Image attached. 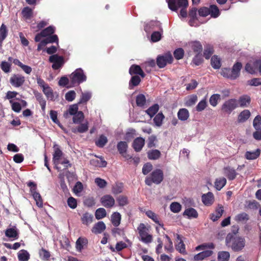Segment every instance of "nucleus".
I'll return each instance as SVG.
<instances>
[{"mask_svg":"<svg viewBox=\"0 0 261 261\" xmlns=\"http://www.w3.org/2000/svg\"><path fill=\"white\" fill-rule=\"evenodd\" d=\"M253 127L256 130L261 129V116L259 115L256 116L253 120Z\"/></svg>","mask_w":261,"mask_h":261,"instance_id":"6e6d98bb","label":"nucleus"},{"mask_svg":"<svg viewBox=\"0 0 261 261\" xmlns=\"http://www.w3.org/2000/svg\"><path fill=\"white\" fill-rule=\"evenodd\" d=\"M226 184V179L224 177H219L216 179L215 182V187L216 189L220 191L224 187Z\"/></svg>","mask_w":261,"mask_h":261,"instance_id":"473e14b6","label":"nucleus"},{"mask_svg":"<svg viewBox=\"0 0 261 261\" xmlns=\"http://www.w3.org/2000/svg\"><path fill=\"white\" fill-rule=\"evenodd\" d=\"M97 158L92 159L90 161V164L95 167H105L107 166V162L101 157L96 156Z\"/></svg>","mask_w":261,"mask_h":261,"instance_id":"6ab92c4d","label":"nucleus"},{"mask_svg":"<svg viewBox=\"0 0 261 261\" xmlns=\"http://www.w3.org/2000/svg\"><path fill=\"white\" fill-rule=\"evenodd\" d=\"M92 94L90 92H85L82 93L79 103L87 102L91 97Z\"/></svg>","mask_w":261,"mask_h":261,"instance_id":"c03bdc74","label":"nucleus"},{"mask_svg":"<svg viewBox=\"0 0 261 261\" xmlns=\"http://www.w3.org/2000/svg\"><path fill=\"white\" fill-rule=\"evenodd\" d=\"M226 244L228 246L231 247L235 251L241 250L245 246V239L241 237L233 238L232 235L227 236L225 240Z\"/></svg>","mask_w":261,"mask_h":261,"instance_id":"f03ea898","label":"nucleus"},{"mask_svg":"<svg viewBox=\"0 0 261 261\" xmlns=\"http://www.w3.org/2000/svg\"><path fill=\"white\" fill-rule=\"evenodd\" d=\"M32 10L29 8L25 7L22 11V14L23 17L25 19H30L32 16Z\"/></svg>","mask_w":261,"mask_h":261,"instance_id":"603ef678","label":"nucleus"},{"mask_svg":"<svg viewBox=\"0 0 261 261\" xmlns=\"http://www.w3.org/2000/svg\"><path fill=\"white\" fill-rule=\"evenodd\" d=\"M121 219V215L118 212H114L111 216L112 223L115 227H117L120 225Z\"/></svg>","mask_w":261,"mask_h":261,"instance_id":"c756f323","label":"nucleus"},{"mask_svg":"<svg viewBox=\"0 0 261 261\" xmlns=\"http://www.w3.org/2000/svg\"><path fill=\"white\" fill-rule=\"evenodd\" d=\"M188 45L197 54H200L202 50V46L199 41L189 42Z\"/></svg>","mask_w":261,"mask_h":261,"instance_id":"aec40b11","label":"nucleus"},{"mask_svg":"<svg viewBox=\"0 0 261 261\" xmlns=\"http://www.w3.org/2000/svg\"><path fill=\"white\" fill-rule=\"evenodd\" d=\"M260 153V150L259 149H257L254 151H247L245 153V157L247 160H255L259 156Z\"/></svg>","mask_w":261,"mask_h":261,"instance_id":"bb28decb","label":"nucleus"},{"mask_svg":"<svg viewBox=\"0 0 261 261\" xmlns=\"http://www.w3.org/2000/svg\"><path fill=\"white\" fill-rule=\"evenodd\" d=\"M235 220L237 221L245 222L248 220V216L245 213H242L237 215L235 217Z\"/></svg>","mask_w":261,"mask_h":261,"instance_id":"bf43d9fd","label":"nucleus"},{"mask_svg":"<svg viewBox=\"0 0 261 261\" xmlns=\"http://www.w3.org/2000/svg\"><path fill=\"white\" fill-rule=\"evenodd\" d=\"M242 67V65L240 62H237L233 65L232 69H230V80H235L239 76Z\"/></svg>","mask_w":261,"mask_h":261,"instance_id":"4468645a","label":"nucleus"},{"mask_svg":"<svg viewBox=\"0 0 261 261\" xmlns=\"http://www.w3.org/2000/svg\"><path fill=\"white\" fill-rule=\"evenodd\" d=\"M88 122H86L85 123L81 124L77 128H72V132L73 133L79 132L80 133H83L86 132L88 130Z\"/></svg>","mask_w":261,"mask_h":261,"instance_id":"58836bf2","label":"nucleus"},{"mask_svg":"<svg viewBox=\"0 0 261 261\" xmlns=\"http://www.w3.org/2000/svg\"><path fill=\"white\" fill-rule=\"evenodd\" d=\"M238 107L237 100L235 98L229 99L226 100L222 105V111L227 114H230Z\"/></svg>","mask_w":261,"mask_h":261,"instance_id":"0eeeda50","label":"nucleus"},{"mask_svg":"<svg viewBox=\"0 0 261 261\" xmlns=\"http://www.w3.org/2000/svg\"><path fill=\"white\" fill-rule=\"evenodd\" d=\"M106 228L105 224L102 221H99L94 225L92 231L95 234L101 233Z\"/></svg>","mask_w":261,"mask_h":261,"instance_id":"5701e85b","label":"nucleus"},{"mask_svg":"<svg viewBox=\"0 0 261 261\" xmlns=\"http://www.w3.org/2000/svg\"><path fill=\"white\" fill-rule=\"evenodd\" d=\"M165 238L166 239V245H165V249L168 251L171 252L173 250L172 242L167 234L165 235Z\"/></svg>","mask_w":261,"mask_h":261,"instance_id":"5fc2aeb1","label":"nucleus"},{"mask_svg":"<svg viewBox=\"0 0 261 261\" xmlns=\"http://www.w3.org/2000/svg\"><path fill=\"white\" fill-rule=\"evenodd\" d=\"M117 148L121 154L125 153L127 148V144L125 141H120L117 144Z\"/></svg>","mask_w":261,"mask_h":261,"instance_id":"09e8293b","label":"nucleus"},{"mask_svg":"<svg viewBox=\"0 0 261 261\" xmlns=\"http://www.w3.org/2000/svg\"><path fill=\"white\" fill-rule=\"evenodd\" d=\"M173 58L170 53H167L163 56H159L156 59V64L160 68L164 67L167 64L171 63Z\"/></svg>","mask_w":261,"mask_h":261,"instance_id":"9d476101","label":"nucleus"},{"mask_svg":"<svg viewBox=\"0 0 261 261\" xmlns=\"http://www.w3.org/2000/svg\"><path fill=\"white\" fill-rule=\"evenodd\" d=\"M161 156V152L157 149H152L147 152V156L149 159L155 160L158 159Z\"/></svg>","mask_w":261,"mask_h":261,"instance_id":"2f4dec72","label":"nucleus"},{"mask_svg":"<svg viewBox=\"0 0 261 261\" xmlns=\"http://www.w3.org/2000/svg\"><path fill=\"white\" fill-rule=\"evenodd\" d=\"M197 100V97L195 95H192L190 96L186 102L187 106H191L194 105Z\"/></svg>","mask_w":261,"mask_h":261,"instance_id":"0e129e2a","label":"nucleus"},{"mask_svg":"<svg viewBox=\"0 0 261 261\" xmlns=\"http://www.w3.org/2000/svg\"><path fill=\"white\" fill-rule=\"evenodd\" d=\"M184 55V50L181 48H177L174 51V57L177 60H179L182 58Z\"/></svg>","mask_w":261,"mask_h":261,"instance_id":"774afa93","label":"nucleus"},{"mask_svg":"<svg viewBox=\"0 0 261 261\" xmlns=\"http://www.w3.org/2000/svg\"><path fill=\"white\" fill-rule=\"evenodd\" d=\"M202 200L205 205H211L213 203L214 200V195L213 193L211 192H208L206 194H203L202 196Z\"/></svg>","mask_w":261,"mask_h":261,"instance_id":"b1692460","label":"nucleus"},{"mask_svg":"<svg viewBox=\"0 0 261 261\" xmlns=\"http://www.w3.org/2000/svg\"><path fill=\"white\" fill-rule=\"evenodd\" d=\"M177 116L181 121L187 120L189 117V113L186 109H180L177 113Z\"/></svg>","mask_w":261,"mask_h":261,"instance_id":"7c9ffc66","label":"nucleus"},{"mask_svg":"<svg viewBox=\"0 0 261 261\" xmlns=\"http://www.w3.org/2000/svg\"><path fill=\"white\" fill-rule=\"evenodd\" d=\"M230 257V254L227 251L219 252L218 255L219 261H228Z\"/></svg>","mask_w":261,"mask_h":261,"instance_id":"79ce46f5","label":"nucleus"},{"mask_svg":"<svg viewBox=\"0 0 261 261\" xmlns=\"http://www.w3.org/2000/svg\"><path fill=\"white\" fill-rule=\"evenodd\" d=\"M211 65L215 69H219L221 67V60L217 56H214L211 59Z\"/></svg>","mask_w":261,"mask_h":261,"instance_id":"4c0bfd02","label":"nucleus"},{"mask_svg":"<svg viewBox=\"0 0 261 261\" xmlns=\"http://www.w3.org/2000/svg\"><path fill=\"white\" fill-rule=\"evenodd\" d=\"M210 14L213 18H217L220 15L219 9L216 5H211L210 6Z\"/></svg>","mask_w":261,"mask_h":261,"instance_id":"c9c22d12","label":"nucleus"},{"mask_svg":"<svg viewBox=\"0 0 261 261\" xmlns=\"http://www.w3.org/2000/svg\"><path fill=\"white\" fill-rule=\"evenodd\" d=\"M150 228V225L144 223H140L138 227L140 240L145 244L150 243L152 241V236L149 233Z\"/></svg>","mask_w":261,"mask_h":261,"instance_id":"7ed1b4c3","label":"nucleus"},{"mask_svg":"<svg viewBox=\"0 0 261 261\" xmlns=\"http://www.w3.org/2000/svg\"><path fill=\"white\" fill-rule=\"evenodd\" d=\"M75 92L73 90H71L66 93L65 97L67 101H72L75 99Z\"/></svg>","mask_w":261,"mask_h":261,"instance_id":"338daca9","label":"nucleus"},{"mask_svg":"<svg viewBox=\"0 0 261 261\" xmlns=\"http://www.w3.org/2000/svg\"><path fill=\"white\" fill-rule=\"evenodd\" d=\"M83 189V184L80 182L78 181L76 183L75 185L74 186L73 190L74 193L77 196L80 195V194L81 193Z\"/></svg>","mask_w":261,"mask_h":261,"instance_id":"052dcab7","label":"nucleus"},{"mask_svg":"<svg viewBox=\"0 0 261 261\" xmlns=\"http://www.w3.org/2000/svg\"><path fill=\"white\" fill-rule=\"evenodd\" d=\"M43 93L46 95L48 99L50 100H55L57 96V93H54L52 89L48 85L43 89H42Z\"/></svg>","mask_w":261,"mask_h":261,"instance_id":"393cba45","label":"nucleus"},{"mask_svg":"<svg viewBox=\"0 0 261 261\" xmlns=\"http://www.w3.org/2000/svg\"><path fill=\"white\" fill-rule=\"evenodd\" d=\"M146 215L148 217L152 219L155 223H158L159 225L163 226V225L160 223L159 217L154 212L151 211H147L145 212Z\"/></svg>","mask_w":261,"mask_h":261,"instance_id":"ea45409f","label":"nucleus"},{"mask_svg":"<svg viewBox=\"0 0 261 261\" xmlns=\"http://www.w3.org/2000/svg\"><path fill=\"white\" fill-rule=\"evenodd\" d=\"M106 211L103 208H98L95 212V217L97 220L101 219L106 217Z\"/></svg>","mask_w":261,"mask_h":261,"instance_id":"3c124183","label":"nucleus"},{"mask_svg":"<svg viewBox=\"0 0 261 261\" xmlns=\"http://www.w3.org/2000/svg\"><path fill=\"white\" fill-rule=\"evenodd\" d=\"M238 107L248 108L251 103V97L248 95H243L239 97L237 100Z\"/></svg>","mask_w":261,"mask_h":261,"instance_id":"ddd939ff","label":"nucleus"},{"mask_svg":"<svg viewBox=\"0 0 261 261\" xmlns=\"http://www.w3.org/2000/svg\"><path fill=\"white\" fill-rule=\"evenodd\" d=\"M250 116V112L248 110H244L238 115V121L240 123L244 122L249 118Z\"/></svg>","mask_w":261,"mask_h":261,"instance_id":"4be33fe9","label":"nucleus"},{"mask_svg":"<svg viewBox=\"0 0 261 261\" xmlns=\"http://www.w3.org/2000/svg\"><path fill=\"white\" fill-rule=\"evenodd\" d=\"M129 72L131 75L139 74L142 77H144L145 76V74L144 73L140 66L139 65H133L131 66L129 68Z\"/></svg>","mask_w":261,"mask_h":261,"instance_id":"412c9836","label":"nucleus"},{"mask_svg":"<svg viewBox=\"0 0 261 261\" xmlns=\"http://www.w3.org/2000/svg\"><path fill=\"white\" fill-rule=\"evenodd\" d=\"M71 83L73 85H79L86 80V76L84 74L83 70L79 68L72 72L69 76Z\"/></svg>","mask_w":261,"mask_h":261,"instance_id":"39448f33","label":"nucleus"},{"mask_svg":"<svg viewBox=\"0 0 261 261\" xmlns=\"http://www.w3.org/2000/svg\"><path fill=\"white\" fill-rule=\"evenodd\" d=\"M49 61L53 63L52 68L55 70L61 68L64 63L63 57L57 54L50 56Z\"/></svg>","mask_w":261,"mask_h":261,"instance_id":"1a4fd4ad","label":"nucleus"},{"mask_svg":"<svg viewBox=\"0 0 261 261\" xmlns=\"http://www.w3.org/2000/svg\"><path fill=\"white\" fill-rule=\"evenodd\" d=\"M175 241L176 244L175 245V248L177 251L180 253L186 254V248L185 245L181 239V237L178 234H175Z\"/></svg>","mask_w":261,"mask_h":261,"instance_id":"2eb2a0df","label":"nucleus"},{"mask_svg":"<svg viewBox=\"0 0 261 261\" xmlns=\"http://www.w3.org/2000/svg\"><path fill=\"white\" fill-rule=\"evenodd\" d=\"M220 100V95L215 94L212 95L210 98V103L213 107H216L219 100Z\"/></svg>","mask_w":261,"mask_h":261,"instance_id":"a18cd8bd","label":"nucleus"},{"mask_svg":"<svg viewBox=\"0 0 261 261\" xmlns=\"http://www.w3.org/2000/svg\"><path fill=\"white\" fill-rule=\"evenodd\" d=\"M108 140L106 137L103 135H101L99 137L97 141H96V144L99 147H103L107 143Z\"/></svg>","mask_w":261,"mask_h":261,"instance_id":"4d7b16f0","label":"nucleus"},{"mask_svg":"<svg viewBox=\"0 0 261 261\" xmlns=\"http://www.w3.org/2000/svg\"><path fill=\"white\" fill-rule=\"evenodd\" d=\"M163 172L161 169H155L145 179V184L148 186H151L152 183L155 184H160L163 180Z\"/></svg>","mask_w":261,"mask_h":261,"instance_id":"20e7f679","label":"nucleus"},{"mask_svg":"<svg viewBox=\"0 0 261 261\" xmlns=\"http://www.w3.org/2000/svg\"><path fill=\"white\" fill-rule=\"evenodd\" d=\"M100 202L103 206L107 208H110L114 205L115 201L112 196L110 195H105L100 198Z\"/></svg>","mask_w":261,"mask_h":261,"instance_id":"f8f14e48","label":"nucleus"},{"mask_svg":"<svg viewBox=\"0 0 261 261\" xmlns=\"http://www.w3.org/2000/svg\"><path fill=\"white\" fill-rule=\"evenodd\" d=\"M88 243L87 239L85 238H79L76 241L75 248L77 251L81 252L84 246Z\"/></svg>","mask_w":261,"mask_h":261,"instance_id":"cd10ccee","label":"nucleus"},{"mask_svg":"<svg viewBox=\"0 0 261 261\" xmlns=\"http://www.w3.org/2000/svg\"><path fill=\"white\" fill-rule=\"evenodd\" d=\"M28 186L30 188V192L34 200L36 201V205L39 207H43V200L40 194L37 192L36 185L33 182H29Z\"/></svg>","mask_w":261,"mask_h":261,"instance_id":"423d86ee","label":"nucleus"},{"mask_svg":"<svg viewBox=\"0 0 261 261\" xmlns=\"http://www.w3.org/2000/svg\"><path fill=\"white\" fill-rule=\"evenodd\" d=\"M207 106V102L205 99L201 100L196 106V110L201 112L205 109Z\"/></svg>","mask_w":261,"mask_h":261,"instance_id":"e2e57ef3","label":"nucleus"},{"mask_svg":"<svg viewBox=\"0 0 261 261\" xmlns=\"http://www.w3.org/2000/svg\"><path fill=\"white\" fill-rule=\"evenodd\" d=\"M159 109V106L158 104H154L152 106L148 109L146 112L150 117H153Z\"/></svg>","mask_w":261,"mask_h":261,"instance_id":"a19ab883","label":"nucleus"},{"mask_svg":"<svg viewBox=\"0 0 261 261\" xmlns=\"http://www.w3.org/2000/svg\"><path fill=\"white\" fill-rule=\"evenodd\" d=\"M8 35V30L4 24H2L0 28V48L3 41L5 40Z\"/></svg>","mask_w":261,"mask_h":261,"instance_id":"72a5a7b5","label":"nucleus"},{"mask_svg":"<svg viewBox=\"0 0 261 261\" xmlns=\"http://www.w3.org/2000/svg\"><path fill=\"white\" fill-rule=\"evenodd\" d=\"M18 258L19 261H27L30 258V254L27 251L21 250L18 253Z\"/></svg>","mask_w":261,"mask_h":261,"instance_id":"e433bc0d","label":"nucleus"},{"mask_svg":"<svg viewBox=\"0 0 261 261\" xmlns=\"http://www.w3.org/2000/svg\"><path fill=\"white\" fill-rule=\"evenodd\" d=\"M5 235L11 238L13 240H16L18 238V233L16 227L8 228L5 231Z\"/></svg>","mask_w":261,"mask_h":261,"instance_id":"a211bd4d","label":"nucleus"},{"mask_svg":"<svg viewBox=\"0 0 261 261\" xmlns=\"http://www.w3.org/2000/svg\"><path fill=\"white\" fill-rule=\"evenodd\" d=\"M164 118V116L162 113L158 114L153 119V121L156 126H161L162 124L163 120Z\"/></svg>","mask_w":261,"mask_h":261,"instance_id":"49530a36","label":"nucleus"},{"mask_svg":"<svg viewBox=\"0 0 261 261\" xmlns=\"http://www.w3.org/2000/svg\"><path fill=\"white\" fill-rule=\"evenodd\" d=\"M53 148L54 153L53 161L56 168L58 171L61 170L60 168L59 167V164L63 165L65 168H67L69 166H70L69 161L64 157L63 153L60 149L59 146L57 144H55Z\"/></svg>","mask_w":261,"mask_h":261,"instance_id":"f257e3e1","label":"nucleus"},{"mask_svg":"<svg viewBox=\"0 0 261 261\" xmlns=\"http://www.w3.org/2000/svg\"><path fill=\"white\" fill-rule=\"evenodd\" d=\"M78 110L77 104L70 105L67 111L64 112L63 117L65 118H68L71 116H74L78 112Z\"/></svg>","mask_w":261,"mask_h":261,"instance_id":"dca6fc26","label":"nucleus"},{"mask_svg":"<svg viewBox=\"0 0 261 261\" xmlns=\"http://www.w3.org/2000/svg\"><path fill=\"white\" fill-rule=\"evenodd\" d=\"M84 118V114L82 111L78 112L73 117V122L74 123L79 124L83 120Z\"/></svg>","mask_w":261,"mask_h":261,"instance_id":"37998d69","label":"nucleus"},{"mask_svg":"<svg viewBox=\"0 0 261 261\" xmlns=\"http://www.w3.org/2000/svg\"><path fill=\"white\" fill-rule=\"evenodd\" d=\"M170 208L172 212L177 213L180 211L181 206L179 203L174 202L170 204Z\"/></svg>","mask_w":261,"mask_h":261,"instance_id":"13d9d810","label":"nucleus"},{"mask_svg":"<svg viewBox=\"0 0 261 261\" xmlns=\"http://www.w3.org/2000/svg\"><path fill=\"white\" fill-rule=\"evenodd\" d=\"M183 215L187 216L189 219L196 218L198 217L197 212L192 207L186 209Z\"/></svg>","mask_w":261,"mask_h":261,"instance_id":"a878e982","label":"nucleus"},{"mask_svg":"<svg viewBox=\"0 0 261 261\" xmlns=\"http://www.w3.org/2000/svg\"><path fill=\"white\" fill-rule=\"evenodd\" d=\"M48 24V21L42 20L38 23L36 25H35L34 24H33L32 26V28L34 30V31L37 32L41 29L47 25Z\"/></svg>","mask_w":261,"mask_h":261,"instance_id":"de8ad7c7","label":"nucleus"},{"mask_svg":"<svg viewBox=\"0 0 261 261\" xmlns=\"http://www.w3.org/2000/svg\"><path fill=\"white\" fill-rule=\"evenodd\" d=\"M10 102L11 104L12 109L14 112L17 113H19L20 112L21 110V104L19 102H14L12 100H10Z\"/></svg>","mask_w":261,"mask_h":261,"instance_id":"680f3d73","label":"nucleus"},{"mask_svg":"<svg viewBox=\"0 0 261 261\" xmlns=\"http://www.w3.org/2000/svg\"><path fill=\"white\" fill-rule=\"evenodd\" d=\"M145 144V140L142 137H138L135 139L133 143V147L134 150L137 151H140Z\"/></svg>","mask_w":261,"mask_h":261,"instance_id":"f3484780","label":"nucleus"},{"mask_svg":"<svg viewBox=\"0 0 261 261\" xmlns=\"http://www.w3.org/2000/svg\"><path fill=\"white\" fill-rule=\"evenodd\" d=\"M25 81L24 77L19 74H13L10 79V83L15 87L21 86Z\"/></svg>","mask_w":261,"mask_h":261,"instance_id":"9b49d317","label":"nucleus"},{"mask_svg":"<svg viewBox=\"0 0 261 261\" xmlns=\"http://www.w3.org/2000/svg\"><path fill=\"white\" fill-rule=\"evenodd\" d=\"M93 218V217L92 214L88 213H86L85 214H83L81 219L82 223L84 224L88 225L92 222Z\"/></svg>","mask_w":261,"mask_h":261,"instance_id":"f704fd0d","label":"nucleus"},{"mask_svg":"<svg viewBox=\"0 0 261 261\" xmlns=\"http://www.w3.org/2000/svg\"><path fill=\"white\" fill-rule=\"evenodd\" d=\"M55 32V28L53 26H49L41 32L43 37H47L53 34Z\"/></svg>","mask_w":261,"mask_h":261,"instance_id":"8fccbe9b","label":"nucleus"},{"mask_svg":"<svg viewBox=\"0 0 261 261\" xmlns=\"http://www.w3.org/2000/svg\"><path fill=\"white\" fill-rule=\"evenodd\" d=\"M224 174L228 177L229 180H233L237 175L235 170L230 167H226L224 169Z\"/></svg>","mask_w":261,"mask_h":261,"instance_id":"c85d7f7f","label":"nucleus"},{"mask_svg":"<svg viewBox=\"0 0 261 261\" xmlns=\"http://www.w3.org/2000/svg\"><path fill=\"white\" fill-rule=\"evenodd\" d=\"M146 103V98L143 94H139L136 97V103L139 107L143 106Z\"/></svg>","mask_w":261,"mask_h":261,"instance_id":"864d4df0","label":"nucleus"},{"mask_svg":"<svg viewBox=\"0 0 261 261\" xmlns=\"http://www.w3.org/2000/svg\"><path fill=\"white\" fill-rule=\"evenodd\" d=\"M155 65V62L154 60H150L146 62L144 64L143 66L145 67V70L147 72L150 71L149 67H153Z\"/></svg>","mask_w":261,"mask_h":261,"instance_id":"69168bd1","label":"nucleus"},{"mask_svg":"<svg viewBox=\"0 0 261 261\" xmlns=\"http://www.w3.org/2000/svg\"><path fill=\"white\" fill-rule=\"evenodd\" d=\"M169 8L173 11H176L178 9L187 7L188 0H166Z\"/></svg>","mask_w":261,"mask_h":261,"instance_id":"6e6552de","label":"nucleus"}]
</instances>
